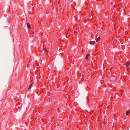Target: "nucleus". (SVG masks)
Instances as JSON below:
<instances>
[{"instance_id": "obj_1", "label": "nucleus", "mask_w": 130, "mask_h": 130, "mask_svg": "<svg viewBox=\"0 0 130 130\" xmlns=\"http://www.w3.org/2000/svg\"><path fill=\"white\" fill-rule=\"evenodd\" d=\"M130 64V62H127L125 64V65L126 66L127 68V70L128 71V67Z\"/></svg>"}, {"instance_id": "obj_2", "label": "nucleus", "mask_w": 130, "mask_h": 130, "mask_svg": "<svg viewBox=\"0 0 130 130\" xmlns=\"http://www.w3.org/2000/svg\"><path fill=\"white\" fill-rule=\"evenodd\" d=\"M33 83H32L30 84L28 88L29 90L30 89H31V88L33 86Z\"/></svg>"}, {"instance_id": "obj_3", "label": "nucleus", "mask_w": 130, "mask_h": 130, "mask_svg": "<svg viewBox=\"0 0 130 130\" xmlns=\"http://www.w3.org/2000/svg\"><path fill=\"white\" fill-rule=\"evenodd\" d=\"M27 25L28 28L29 29H30V24L29 23H27Z\"/></svg>"}, {"instance_id": "obj_4", "label": "nucleus", "mask_w": 130, "mask_h": 130, "mask_svg": "<svg viewBox=\"0 0 130 130\" xmlns=\"http://www.w3.org/2000/svg\"><path fill=\"white\" fill-rule=\"evenodd\" d=\"M95 43V42L94 41H90L89 42L90 44H94Z\"/></svg>"}, {"instance_id": "obj_5", "label": "nucleus", "mask_w": 130, "mask_h": 130, "mask_svg": "<svg viewBox=\"0 0 130 130\" xmlns=\"http://www.w3.org/2000/svg\"><path fill=\"white\" fill-rule=\"evenodd\" d=\"M130 112V111L129 110H128L126 112V115H128V114Z\"/></svg>"}, {"instance_id": "obj_6", "label": "nucleus", "mask_w": 130, "mask_h": 130, "mask_svg": "<svg viewBox=\"0 0 130 130\" xmlns=\"http://www.w3.org/2000/svg\"><path fill=\"white\" fill-rule=\"evenodd\" d=\"M100 37H98V38H97V40H96V42H98V41H99V40H100Z\"/></svg>"}, {"instance_id": "obj_7", "label": "nucleus", "mask_w": 130, "mask_h": 130, "mask_svg": "<svg viewBox=\"0 0 130 130\" xmlns=\"http://www.w3.org/2000/svg\"><path fill=\"white\" fill-rule=\"evenodd\" d=\"M86 58L87 59H88V55H86Z\"/></svg>"}, {"instance_id": "obj_8", "label": "nucleus", "mask_w": 130, "mask_h": 130, "mask_svg": "<svg viewBox=\"0 0 130 130\" xmlns=\"http://www.w3.org/2000/svg\"><path fill=\"white\" fill-rule=\"evenodd\" d=\"M87 55H88V56L90 55L89 54H88Z\"/></svg>"}, {"instance_id": "obj_9", "label": "nucleus", "mask_w": 130, "mask_h": 130, "mask_svg": "<svg viewBox=\"0 0 130 130\" xmlns=\"http://www.w3.org/2000/svg\"><path fill=\"white\" fill-rule=\"evenodd\" d=\"M43 49H45V50H46L45 48H44Z\"/></svg>"}]
</instances>
